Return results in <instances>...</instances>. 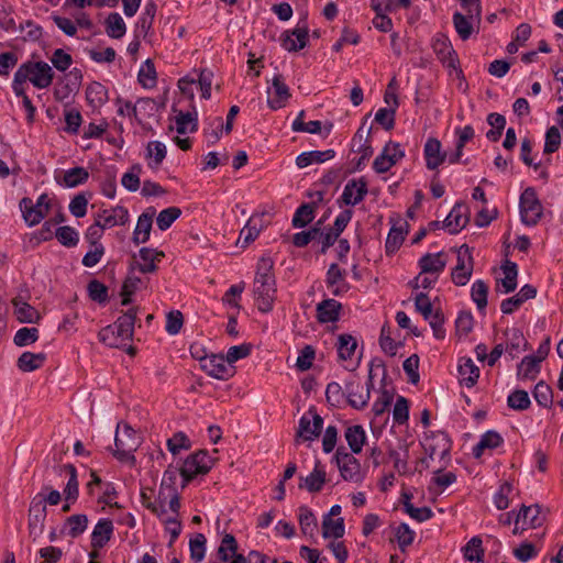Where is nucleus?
Segmentation results:
<instances>
[{"mask_svg":"<svg viewBox=\"0 0 563 563\" xmlns=\"http://www.w3.org/2000/svg\"><path fill=\"white\" fill-rule=\"evenodd\" d=\"M54 76L53 67L46 62L26 60L16 69L12 81V89L15 95H23L26 81H30L37 89H45L52 85Z\"/></svg>","mask_w":563,"mask_h":563,"instance_id":"obj_1","label":"nucleus"},{"mask_svg":"<svg viewBox=\"0 0 563 563\" xmlns=\"http://www.w3.org/2000/svg\"><path fill=\"white\" fill-rule=\"evenodd\" d=\"M137 310L129 309L120 316L113 324L102 328L98 333L100 342L109 347H123L126 342L132 341Z\"/></svg>","mask_w":563,"mask_h":563,"instance_id":"obj_2","label":"nucleus"},{"mask_svg":"<svg viewBox=\"0 0 563 563\" xmlns=\"http://www.w3.org/2000/svg\"><path fill=\"white\" fill-rule=\"evenodd\" d=\"M375 367L383 369V374H384L383 379H385L386 368H385L384 364L380 361L377 364L375 363V361H373L371 363V367H369V374H368V380L366 384L367 385L366 388L361 384L360 379L355 378V377L351 378L349 382L345 383L344 396H346L347 404L351 407H353L354 409L362 410L367 406L369 397H371L369 389H371V387H373V372H374Z\"/></svg>","mask_w":563,"mask_h":563,"instance_id":"obj_3","label":"nucleus"},{"mask_svg":"<svg viewBox=\"0 0 563 563\" xmlns=\"http://www.w3.org/2000/svg\"><path fill=\"white\" fill-rule=\"evenodd\" d=\"M140 444V438L130 426L124 424L123 428L118 427L114 438L115 450L113 451V455L120 462L134 465L136 461L134 452L139 449Z\"/></svg>","mask_w":563,"mask_h":563,"instance_id":"obj_4","label":"nucleus"},{"mask_svg":"<svg viewBox=\"0 0 563 563\" xmlns=\"http://www.w3.org/2000/svg\"><path fill=\"white\" fill-rule=\"evenodd\" d=\"M521 221L529 227L536 225L543 213V207L532 187L523 190L519 201Z\"/></svg>","mask_w":563,"mask_h":563,"instance_id":"obj_5","label":"nucleus"},{"mask_svg":"<svg viewBox=\"0 0 563 563\" xmlns=\"http://www.w3.org/2000/svg\"><path fill=\"white\" fill-rule=\"evenodd\" d=\"M212 464V459L206 450H200L189 455L180 468V475L184 479L183 486L189 483L197 475L207 474L211 470Z\"/></svg>","mask_w":563,"mask_h":563,"instance_id":"obj_6","label":"nucleus"},{"mask_svg":"<svg viewBox=\"0 0 563 563\" xmlns=\"http://www.w3.org/2000/svg\"><path fill=\"white\" fill-rule=\"evenodd\" d=\"M254 296L260 311L267 313L273 309L276 299L275 276L268 278H254Z\"/></svg>","mask_w":563,"mask_h":563,"instance_id":"obj_7","label":"nucleus"},{"mask_svg":"<svg viewBox=\"0 0 563 563\" xmlns=\"http://www.w3.org/2000/svg\"><path fill=\"white\" fill-rule=\"evenodd\" d=\"M333 459L344 481L353 483H358L362 481L363 476L361 473V464L352 453H349L345 450V448H338Z\"/></svg>","mask_w":563,"mask_h":563,"instance_id":"obj_8","label":"nucleus"},{"mask_svg":"<svg viewBox=\"0 0 563 563\" xmlns=\"http://www.w3.org/2000/svg\"><path fill=\"white\" fill-rule=\"evenodd\" d=\"M20 207L25 222L30 227H34L47 214L49 210V198L47 194H42L34 205L31 198L24 197L20 202Z\"/></svg>","mask_w":563,"mask_h":563,"instance_id":"obj_9","label":"nucleus"},{"mask_svg":"<svg viewBox=\"0 0 563 563\" xmlns=\"http://www.w3.org/2000/svg\"><path fill=\"white\" fill-rule=\"evenodd\" d=\"M323 419L317 412L314 407H311L299 420L298 430L296 432L297 440L313 441L322 431Z\"/></svg>","mask_w":563,"mask_h":563,"instance_id":"obj_10","label":"nucleus"},{"mask_svg":"<svg viewBox=\"0 0 563 563\" xmlns=\"http://www.w3.org/2000/svg\"><path fill=\"white\" fill-rule=\"evenodd\" d=\"M42 498H33L29 509V537L36 541L43 534L45 528V519L47 516L46 506L42 505Z\"/></svg>","mask_w":563,"mask_h":563,"instance_id":"obj_11","label":"nucleus"},{"mask_svg":"<svg viewBox=\"0 0 563 563\" xmlns=\"http://www.w3.org/2000/svg\"><path fill=\"white\" fill-rule=\"evenodd\" d=\"M201 368L211 377L227 380L231 378L235 371L233 366L228 365L222 355H211L201 358Z\"/></svg>","mask_w":563,"mask_h":563,"instance_id":"obj_12","label":"nucleus"},{"mask_svg":"<svg viewBox=\"0 0 563 563\" xmlns=\"http://www.w3.org/2000/svg\"><path fill=\"white\" fill-rule=\"evenodd\" d=\"M473 271V258L470 249L463 245L457 254L456 266L452 271V280L457 286H464L470 280Z\"/></svg>","mask_w":563,"mask_h":563,"instance_id":"obj_13","label":"nucleus"},{"mask_svg":"<svg viewBox=\"0 0 563 563\" xmlns=\"http://www.w3.org/2000/svg\"><path fill=\"white\" fill-rule=\"evenodd\" d=\"M139 256L141 262L136 261L135 254L133 255L131 268H136L143 274H148L156 272L157 266L155 263L161 262L162 258L165 257V253L155 249L142 247L139 252Z\"/></svg>","mask_w":563,"mask_h":563,"instance_id":"obj_14","label":"nucleus"},{"mask_svg":"<svg viewBox=\"0 0 563 563\" xmlns=\"http://www.w3.org/2000/svg\"><path fill=\"white\" fill-rule=\"evenodd\" d=\"M288 86L285 84L282 75L273 78L272 88L268 89L267 103L272 110L284 108L290 98Z\"/></svg>","mask_w":563,"mask_h":563,"instance_id":"obj_15","label":"nucleus"},{"mask_svg":"<svg viewBox=\"0 0 563 563\" xmlns=\"http://www.w3.org/2000/svg\"><path fill=\"white\" fill-rule=\"evenodd\" d=\"M367 191V181L363 177L351 179L344 186L341 201L346 206H355L365 198Z\"/></svg>","mask_w":563,"mask_h":563,"instance_id":"obj_16","label":"nucleus"},{"mask_svg":"<svg viewBox=\"0 0 563 563\" xmlns=\"http://www.w3.org/2000/svg\"><path fill=\"white\" fill-rule=\"evenodd\" d=\"M308 40L307 26H297L291 31H285L280 35V44L283 48L288 52H298L305 48L308 44Z\"/></svg>","mask_w":563,"mask_h":563,"instance_id":"obj_17","label":"nucleus"},{"mask_svg":"<svg viewBox=\"0 0 563 563\" xmlns=\"http://www.w3.org/2000/svg\"><path fill=\"white\" fill-rule=\"evenodd\" d=\"M325 481H327V473L324 471V467L320 461H317L314 463V467H313L312 472L308 476L299 477L298 487L300 489H307L309 493L314 494V493H319L322 489L323 485L325 484Z\"/></svg>","mask_w":563,"mask_h":563,"instance_id":"obj_18","label":"nucleus"},{"mask_svg":"<svg viewBox=\"0 0 563 563\" xmlns=\"http://www.w3.org/2000/svg\"><path fill=\"white\" fill-rule=\"evenodd\" d=\"M156 214L154 207H148L139 217L135 230L133 232L132 241L134 244L146 243L150 240L151 230L153 225V218Z\"/></svg>","mask_w":563,"mask_h":563,"instance_id":"obj_19","label":"nucleus"},{"mask_svg":"<svg viewBox=\"0 0 563 563\" xmlns=\"http://www.w3.org/2000/svg\"><path fill=\"white\" fill-rule=\"evenodd\" d=\"M441 147V142L438 139L429 137L427 140L423 154L428 169H437L446 159V153L442 152Z\"/></svg>","mask_w":563,"mask_h":563,"instance_id":"obj_20","label":"nucleus"},{"mask_svg":"<svg viewBox=\"0 0 563 563\" xmlns=\"http://www.w3.org/2000/svg\"><path fill=\"white\" fill-rule=\"evenodd\" d=\"M467 223V208L463 205H455L443 221L442 225L446 228L451 234H456L465 228Z\"/></svg>","mask_w":563,"mask_h":563,"instance_id":"obj_21","label":"nucleus"},{"mask_svg":"<svg viewBox=\"0 0 563 563\" xmlns=\"http://www.w3.org/2000/svg\"><path fill=\"white\" fill-rule=\"evenodd\" d=\"M539 505L525 506L520 508L516 516L515 523L522 522V530L527 528H538L542 525L543 518L540 516Z\"/></svg>","mask_w":563,"mask_h":563,"instance_id":"obj_22","label":"nucleus"},{"mask_svg":"<svg viewBox=\"0 0 563 563\" xmlns=\"http://www.w3.org/2000/svg\"><path fill=\"white\" fill-rule=\"evenodd\" d=\"M55 472L59 475L67 474L69 476L66 487L64 489V495L66 500L75 501L78 498L79 489H78V479H77V470L73 464H64L54 467Z\"/></svg>","mask_w":563,"mask_h":563,"instance_id":"obj_23","label":"nucleus"},{"mask_svg":"<svg viewBox=\"0 0 563 563\" xmlns=\"http://www.w3.org/2000/svg\"><path fill=\"white\" fill-rule=\"evenodd\" d=\"M369 130L364 134L363 126H361L352 139L353 147L358 144L356 152L361 153V157L355 164V169H361L365 162L373 155V147L368 140Z\"/></svg>","mask_w":563,"mask_h":563,"instance_id":"obj_24","label":"nucleus"},{"mask_svg":"<svg viewBox=\"0 0 563 563\" xmlns=\"http://www.w3.org/2000/svg\"><path fill=\"white\" fill-rule=\"evenodd\" d=\"M113 525L110 519H100L91 533V547L93 549L103 548L111 539Z\"/></svg>","mask_w":563,"mask_h":563,"instance_id":"obj_25","label":"nucleus"},{"mask_svg":"<svg viewBox=\"0 0 563 563\" xmlns=\"http://www.w3.org/2000/svg\"><path fill=\"white\" fill-rule=\"evenodd\" d=\"M97 219L101 220L102 225L106 228L124 225L129 221V211L122 206H117L110 210H102L98 213Z\"/></svg>","mask_w":563,"mask_h":563,"instance_id":"obj_26","label":"nucleus"},{"mask_svg":"<svg viewBox=\"0 0 563 563\" xmlns=\"http://www.w3.org/2000/svg\"><path fill=\"white\" fill-rule=\"evenodd\" d=\"M342 306L335 299H325L317 305V319L320 323L334 322L340 317Z\"/></svg>","mask_w":563,"mask_h":563,"instance_id":"obj_27","label":"nucleus"},{"mask_svg":"<svg viewBox=\"0 0 563 563\" xmlns=\"http://www.w3.org/2000/svg\"><path fill=\"white\" fill-rule=\"evenodd\" d=\"M157 5L153 0H148L145 5L144 10L139 18V21L135 26V36L136 37H146L150 30L152 29L154 18L156 15Z\"/></svg>","mask_w":563,"mask_h":563,"instance_id":"obj_28","label":"nucleus"},{"mask_svg":"<svg viewBox=\"0 0 563 563\" xmlns=\"http://www.w3.org/2000/svg\"><path fill=\"white\" fill-rule=\"evenodd\" d=\"M14 316L21 323H37L41 319L40 312L30 303L22 301L19 297L12 299Z\"/></svg>","mask_w":563,"mask_h":563,"instance_id":"obj_29","label":"nucleus"},{"mask_svg":"<svg viewBox=\"0 0 563 563\" xmlns=\"http://www.w3.org/2000/svg\"><path fill=\"white\" fill-rule=\"evenodd\" d=\"M446 262L443 260V253L435 254L427 253L419 260V267L421 274H435L439 275L445 268Z\"/></svg>","mask_w":563,"mask_h":563,"instance_id":"obj_30","label":"nucleus"},{"mask_svg":"<svg viewBox=\"0 0 563 563\" xmlns=\"http://www.w3.org/2000/svg\"><path fill=\"white\" fill-rule=\"evenodd\" d=\"M433 441H435V443L427 440L424 444V450L428 454V457L431 460H433L437 455H439L441 459L445 457L451 449L448 435L444 432H440L433 438Z\"/></svg>","mask_w":563,"mask_h":563,"instance_id":"obj_31","label":"nucleus"},{"mask_svg":"<svg viewBox=\"0 0 563 563\" xmlns=\"http://www.w3.org/2000/svg\"><path fill=\"white\" fill-rule=\"evenodd\" d=\"M460 383L468 388L473 387L479 377V368L471 358H462L459 364Z\"/></svg>","mask_w":563,"mask_h":563,"instance_id":"obj_32","label":"nucleus"},{"mask_svg":"<svg viewBox=\"0 0 563 563\" xmlns=\"http://www.w3.org/2000/svg\"><path fill=\"white\" fill-rule=\"evenodd\" d=\"M335 156L334 150L327 151H310L299 154L296 158V165L299 168H305L311 164H321Z\"/></svg>","mask_w":563,"mask_h":563,"instance_id":"obj_33","label":"nucleus"},{"mask_svg":"<svg viewBox=\"0 0 563 563\" xmlns=\"http://www.w3.org/2000/svg\"><path fill=\"white\" fill-rule=\"evenodd\" d=\"M166 153L167 151L164 143L159 141L148 142L145 155L147 159V166L154 170L158 169L166 157Z\"/></svg>","mask_w":563,"mask_h":563,"instance_id":"obj_34","label":"nucleus"},{"mask_svg":"<svg viewBox=\"0 0 563 563\" xmlns=\"http://www.w3.org/2000/svg\"><path fill=\"white\" fill-rule=\"evenodd\" d=\"M344 438L352 453L358 454L362 452L363 445L366 440L365 430L362 426L354 424L347 427L344 431Z\"/></svg>","mask_w":563,"mask_h":563,"instance_id":"obj_35","label":"nucleus"},{"mask_svg":"<svg viewBox=\"0 0 563 563\" xmlns=\"http://www.w3.org/2000/svg\"><path fill=\"white\" fill-rule=\"evenodd\" d=\"M46 361L45 353H32V352H23L18 361L16 366L22 372H33L41 368Z\"/></svg>","mask_w":563,"mask_h":563,"instance_id":"obj_36","label":"nucleus"},{"mask_svg":"<svg viewBox=\"0 0 563 563\" xmlns=\"http://www.w3.org/2000/svg\"><path fill=\"white\" fill-rule=\"evenodd\" d=\"M503 442L504 440L497 431L489 430L481 437L479 442L473 448V455L478 459L486 449H496L500 446Z\"/></svg>","mask_w":563,"mask_h":563,"instance_id":"obj_37","label":"nucleus"},{"mask_svg":"<svg viewBox=\"0 0 563 563\" xmlns=\"http://www.w3.org/2000/svg\"><path fill=\"white\" fill-rule=\"evenodd\" d=\"M266 214H254L252 216L245 227L241 230L240 238H244V243L249 244L250 242H253L260 234V232L263 230V228L266 225L264 222V217Z\"/></svg>","mask_w":563,"mask_h":563,"instance_id":"obj_38","label":"nucleus"},{"mask_svg":"<svg viewBox=\"0 0 563 563\" xmlns=\"http://www.w3.org/2000/svg\"><path fill=\"white\" fill-rule=\"evenodd\" d=\"M357 347L356 339L347 333L340 334L336 342L338 356L340 361H352Z\"/></svg>","mask_w":563,"mask_h":563,"instance_id":"obj_39","label":"nucleus"},{"mask_svg":"<svg viewBox=\"0 0 563 563\" xmlns=\"http://www.w3.org/2000/svg\"><path fill=\"white\" fill-rule=\"evenodd\" d=\"M89 178V173L85 167H74L67 169L62 180H57V183L66 188H74L79 185L85 184Z\"/></svg>","mask_w":563,"mask_h":563,"instance_id":"obj_40","label":"nucleus"},{"mask_svg":"<svg viewBox=\"0 0 563 563\" xmlns=\"http://www.w3.org/2000/svg\"><path fill=\"white\" fill-rule=\"evenodd\" d=\"M505 334L509 335V341L505 347V351L510 356V358L514 360L518 357L521 346H523V350H526L528 343L519 329L514 328L511 330H506Z\"/></svg>","mask_w":563,"mask_h":563,"instance_id":"obj_41","label":"nucleus"},{"mask_svg":"<svg viewBox=\"0 0 563 563\" xmlns=\"http://www.w3.org/2000/svg\"><path fill=\"white\" fill-rule=\"evenodd\" d=\"M345 527L343 518H330V516H323L322 519V536L325 539L334 538L339 539L344 536Z\"/></svg>","mask_w":563,"mask_h":563,"instance_id":"obj_42","label":"nucleus"},{"mask_svg":"<svg viewBox=\"0 0 563 563\" xmlns=\"http://www.w3.org/2000/svg\"><path fill=\"white\" fill-rule=\"evenodd\" d=\"M139 84L145 89H152L157 84V74L152 59H146L137 74Z\"/></svg>","mask_w":563,"mask_h":563,"instance_id":"obj_43","label":"nucleus"},{"mask_svg":"<svg viewBox=\"0 0 563 563\" xmlns=\"http://www.w3.org/2000/svg\"><path fill=\"white\" fill-rule=\"evenodd\" d=\"M88 526V518L86 515H73L65 520L64 529L62 532L66 533L71 538H77L85 532Z\"/></svg>","mask_w":563,"mask_h":563,"instance_id":"obj_44","label":"nucleus"},{"mask_svg":"<svg viewBox=\"0 0 563 563\" xmlns=\"http://www.w3.org/2000/svg\"><path fill=\"white\" fill-rule=\"evenodd\" d=\"M106 33L111 38H121L126 32L125 22L118 12L110 13L106 19Z\"/></svg>","mask_w":563,"mask_h":563,"instance_id":"obj_45","label":"nucleus"},{"mask_svg":"<svg viewBox=\"0 0 563 563\" xmlns=\"http://www.w3.org/2000/svg\"><path fill=\"white\" fill-rule=\"evenodd\" d=\"M86 98L90 106L100 107L108 100V90L102 84L93 81L87 87Z\"/></svg>","mask_w":563,"mask_h":563,"instance_id":"obj_46","label":"nucleus"},{"mask_svg":"<svg viewBox=\"0 0 563 563\" xmlns=\"http://www.w3.org/2000/svg\"><path fill=\"white\" fill-rule=\"evenodd\" d=\"M298 511V520L301 532L305 536L312 537L318 526L316 516L307 506H300Z\"/></svg>","mask_w":563,"mask_h":563,"instance_id":"obj_47","label":"nucleus"},{"mask_svg":"<svg viewBox=\"0 0 563 563\" xmlns=\"http://www.w3.org/2000/svg\"><path fill=\"white\" fill-rule=\"evenodd\" d=\"M176 131L179 134H185L188 131V125L190 124V132H196L198 129V118L197 112H183L179 111L175 117Z\"/></svg>","mask_w":563,"mask_h":563,"instance_id":"obj_48","label":"nucleus"},{"mask_svg":"<svg viewBox=\"0 0 563 563\" xmlns=\"http://www.w3.org/2000/svg\"><path fill=\"white\" fill-rule=\"evenodd\" d=\"M476 20H471L468 16L462 14L461 12H455L453 14V24L459 36L466 41L471 37L473 33V24Z\"/></svg>","mask_w":563,"mask_h":563,"instance_id":"obj_49","label":"nucleus"},{"mask_svg":"<svg viewBox=\"0 0 563 563\" xmlns=\"http://www.w3.org/2000/svg\"><path fill=\"white\" fill-rule=\"evenodd\" d=\"M152 495V489H150L148 493L145 489H143L141 492V503L146 509L151 510L156 516L162 517L167 512L165 507V499H162V490L159 492L158 500L153 501Z\"/></svg>","mask_w":563,"mask_h":563,"instance_id":"obj_50","label":"nucleus"},{"mask_svg":"<svg viewBox=\"0 0 563 563\" xmlns=\"http://www.w3.org/2000/svg\"><path fill=\"white\" fill-rule=\"evenodd\" d=\"M314 218V205L302 203L295 212L291 224L294 228H303Z\"/></svg>","mask_w":563,"mask_h":563,"instance_id":"obj_51","label":"nucleus"},{"mask_svg":"<svg viewBox=\"0 0 563 563\" xmlns=\"http://www.w3.org/2000/svg\"><path fill=\"white\" fill-rule=\"evenodd\" d=\"M482 539L479 537H473L463 548L465 560L470 562L479 563L484 558V549L482 547Z\"/></svg>","mask_w":563,"mask_h":563,"instance_id":"obj_52","label":"nucleus"},{"mask_svg":"<svg viewBox=\"0 0 563 563\" xmlns=\"http://www.w3.org/2000/svg\"><path fill=\"white\" fill-rule=\"evenodd\" d=\"M503 272L505 277L501 279V285L505 288V292H512L517 288V264L507 261L503 266Z\"/></svg>","mask_w":563,"mask_h":563,"instance_id":"obj_53","label":"nucleus"},{"mask_svg":"<svg viewBox=\"0 0 563 563\" xmlns=\"http://www.w3.org/2000/svg\"><path fill=\"white\" fill-rule=\"evenodd\" d=\"M540 358H534L533 355L525 356L519 364L518 375L523 378H534L540 372Z\"/></svg>","mask_w":563,"mask_h":563,"instance_id":"obj_54","label":"nucleus"},{"mask_svg":"<svg viewBox=\"0 0 563 563\" xmlns=\"http://www.w3.org/2000/svg\"><path fill=\"white\" fill-rule=\"evenodd\" d=\"M55 236L66 247H75L79 242L78 232L69 225L57 228Z\"/></svg>","mask_w":563,"mask_h":563,"instance_id":"obj_55","label":"nucleus"},{"mask_svg":"<svg viewBox=\"0 0 563 563\" xmlns=\"http://www.w3.org/2000/svg\"><path fill=\"white\" fill-rule=\"evenodd\" d=\"M180 214L181 210L178 207H169L162 210L156 218L158 229L161 231H166L180 217Z\"/></svg>","mask_w":563,"mask_h":563,"instance_id":"obj_56","label":"nucleus"},{"mask_svg":"<svg viewBox=\"0 0 563 563\" xmlns=\"http://www.w3.org/2000/svg\"><path fill=\"white\" fill-rule=\"evenodd\" d=\"M405 240V231L401 227H393L385 242L386 254H394L399 250Z\"/></svg>","mask_w":563,"mask_h":563,"instance_id":"obj_57","label":"nucleus"},{"mask_svg":"<svg viewBox=\"0 0 563 563\" xmlns=\"http://www.w3.org/2000/svg\"><path fill=\"white\" fill-rule=\"evenodd\" d=\"M40 338L38 329L36 328H21L16 331L13 338V343L16 346H26L35 343Z\"/></svg>","mask_w":563,"mask_h":563,"instance_id":"obj_58","label":"nucleus"},{"mask_svg":"<svg viewBox=\"0 0 563 563\" xmlns=\"http://www.w3.org/2000/svg\"><path fill=\"white\" fill-rule=\"evenodd\" d=\"M406 501H404L405 511L418 522H423L432 518L433 512L429 507L417 508L410 503V496L405 494Z\"/></svg>","mask_w":563,"mask_h":563,"instance_id":"obj_59","label":"nucleus"},{"mask_svg":"<svg viewBox=\"0 0 563 563\" xmlns=\"http://www.w3.org/2000/svg\"><path fill=\"white\" fill-rule=\"evenodd\" d=\"M507 405L514 410L522 411L530 407L531 401L526 390L517 389L508 396Z\"/></svg>","mask_w":563,"mask_h":563,"instance_id":"obj_60","label":"nucleus"},{"mask_svg":"<svg viewBox=\"0 0 563 563\" xmlns=\"http://www.w3.org/2000/svg\"><path fill=\"white\" fill-rule=\"evenodd\" d=\"M238 542L232 534L227 533L218 549V556L221 561L227 562L231 556L236 555Z\"/></svg>","mask_w":563,"mask_h":563,"instance_id":"obj_61","label":"nucleus"},{"mask_svg":"<svg viewBox=\"0 0 563 563\" xmlns=\"http://www.w3.org/2000/svg\"><path fill=\"white\" fill-rule=\"evenodd\" d=\"M488 286L485 282L476 280L471 290L473 301L476 303L478 310H484L487 306Z\"/></svg>","mask_w":563,"mask_h":563,"instance_id":"obj_62","label":"nucleus"},{"mask_svg":"<svg viewBox=\"0 0 563 563\" xmlns=\"http://www.w3.org/2000/svg\"><path fill=\"white\" fill-rule=\"evenodd\" d=\"M533 397L540 406L550 407L553 402L552 388L541 380L534 386Z\"/></svg>","mask_w":563,"mask_h":563,"instance_id":"obj_63","label":"nucleus"},{"mask_svg":"<svg viewBox=\"0 0 563 563\" xmlns=\"http://www.w3.org/2000/svg\"><path fill=\"white\" fill-rule=\"evenodd\" d=\"M49 60L58 71H66L73 64V57L63 48H56L49 57Z\"/></svg>","mask_w":563,"mask_h":563,"instance_id":"obj_64","label":"nucleus"}]
</instances>
